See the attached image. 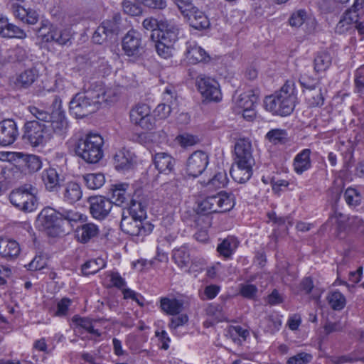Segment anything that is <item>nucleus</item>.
<instances>
[{"label": "nucleus", "mask_w": 364, "mask_h": 364, "mask_svg": "<svg viewBox=\"0 0 364 364\" xmlns=\"http://www.w3.org/2000/svg\"><path fill=\"white\" fill-rule=\"evenodd\" d=\"M115 92L100 84H92L83 92L77 93L70 102V112L76 118H83L96 112L102 102H112Z\"/></svg>", "instance_id": "obj_1"}, {"label": "nucleus", "mask_w": 364, "mask_h": 364, "mask_svg": "<svg viewBox=\"0 0 364 364\" xmlns=\"http://www.w3.org/2000/svg\"><path fill=\"white\" fill-rule=\"evenodd\" d=\"M82 219V215L73 210L61 208L58 211L51 208H43L38 214L36 226L51 237H56L65 232L66 226L72 225Z\"/></svg>", "instance_id": "obj_2"}, {"label": "nucleus", "mask_w": 364, "mask_h": 364, "mask_svg": "<svg viewBox=\"0 0 364 364\" xmlns=\"http://www.w3.org/2000/svg\"><path fill=\"white\" fill-rule=\"evenodd\" d=\"M146 210L139 201L131 200L129 208L123 210L120 222L121 230L131 236H146L154 230V225L146 220Z\"/></svg>", "instance_id": "obj_3"}, {"label": "nucleus", "mask_w": 364, "mask_h": 364, "mask_svg": "<svg viewBox=\"0 0 364 364\" xmlns=\"http://www.w3.org/2000/svg\"><path fill=\"white\" fill-rule=\"evenodd\" d=\"M296 99L294 82L287 81L279 90L266 97L264 103L267 110L274 114L284 117L293 112Z\"/></svg>", "instance_id": "obj_4"}, {"label": "nucleus", "mask_w": 364, "mask_h": 364, "mask_svg": "<svg viewBox=\"0 0 364 364\" xmlns=\"http://www.w3.org/2000/svg\"><path fill=\"white\" fill-rule=\"evenodd\" d=\"M103 138L98 134H88L75 144V154L88 164H96L103 156Z\"/></svg>", "instance_id": "obj_5"}, {"label": "nucleus", "mask_w": 364, "mask_h": 364, "mask_svg": "<svg viewBox=\"0 0 364 364\" xmlns=\"http://www.w3.org/2000/svg\"><path fill=\"white\" fill-rule=\"evenodd\" d=\"M37 193V189L31 184H23L10 193L9 200L19 210L32 212L36 208Z\"/></svg>", "instance_id": "obj_6"}, {"label": "nucleus", "mask_w": 364, "mask_h": 364, "mask_svg": "<svg viewBox=\"0 0 364 364\" xmlns=\"http://www.w3.org/2000/svg\"><path fill=\"white\" fill-rule=\"evenodd\" d=\"M51 137V131L46 124L36 120L28 121L24 124L23 139L31 146H43Z\"/></svg>", "instance_id": "obj_7"}, {"label": "nucleus", "mask_w": 364, "mask_h": 364, "mask_svg": "<svg viewBox=\"0 0 364 364\" xmlns=\"http://www.w3.org/2000/svg\"><path fill=\"white\" fill-rule=\"evenodd\" d=\"M181 14L187 18L191 27L197 30L209 27L210 21L203 12L193 6L191 0H173Z\"/></svg>", "instance_id": "obj_8"}, {"label": "nucleus", "mask_w": 364, "mask_h": 364, "mask_svg": "<svg viewBox=\"0 0 364 364\" xmlns=\"http://www.w3.org/2000/svg\"><path fill=\"white\" fill-rule=\"evenodd\" d=\"M122 50L128 56L139 58L143 55L145 50V43L141 34L134 29L129 31L122 38Z\"/></svg>", "instance_id": "obj_9"}, {"label": "nucleus", "mask_w": 364, "mask_h": 364, "mask_svg": "<svg viewBox=\"0 0 364 364\" xmlns=\"http://www.w3.org/2000/svg\"><path fill=\"white\" fill-rule=\"evenodd\" d=\"M37 34L46 42L54 41L59 45H67L70 41L71 33L70 29H59L48 28V22L42 23V26L36 30Z\"/></svg>", "instance_id": "obj_10"}, {"label": "nucleus", "mask_w": 364, "mask_h": 364, "mask_svg": "<svg viewBox=\"0 0 364 364\" xmlns=\"http://www.w3.org/2000/svg\"><path fill=\"white\" fill-rule=\"evenodd\" d=\"M209 164V156L203 151H196L188 158L186 164V173L193 177L200 176Z\"/></svg>", "instance_id": "obj_11"}, {"label": "nucleus", "mask_w": 364, "mask_h": 364, "mask_svg": "<svg viewBox=\"0 0 364 364\" xmlns=\"http://www.w3.org/2000/svg\"><path fill=\"white\" fill-rule=\"evenodd\" d=\"M196 85L199 92L206 99L215 102L221 99L219 84L214 79L200 75L196 78Z\"/></svg>", "instance_id": "obj_12"}, {"label": "nucleus", "mask_w": 364, "mask_h": 364, "mask_svg": "<svg viewBox=\"0 0 364 364\" xmlns=\"http://www.w3.org/2000/svg\"><path fill=\"white\" fill-rule=\"evenodd\" d=\"M89 203L90 213L97 220H103L107 217L113 206L112 200L102 196L90 197Z\"/></svg>", "instance_id": "obj_13"}, {"label": "nucleus", "mask_w": 364, "mask_h": 364, "mask_svg": "<svg viewBox=\"0 0 364 364\" xmlns=\"http://www.w3.org/2000/svg\"><path fill=\"white\" fill-rule=\"evenodd\" d=\"M179 28L173 21L161 20L159 29H157V40L174 45L178 39Z\"/></svg>", "instance_id": "obj_14"}, {"label": "nucleus", "mask_w": 364, "mask_h": 364, "mask_svg": "<svg viewBox=\"0 0 364 364\" xmlns=\"http://www.w3.org/2000/svg\"><path fill=\"white\" fill-rule=\"evenodd\" d=\"M235 163L255 164L252 156V146L248 139H239L235 144Z\"/></svg>", "instance_id": "obj_15"}, {"label": "nucleus", "mask_w": 364, "mask_h": 364, "mask_svg": "<svg viewBox=\"0 0 364 364\" xmlns=\"http://www.w3.org/2000/svg\"><path fill=\"white\" fill-rule=\"evenodd\" d=\"M18 136L16 122L12 119H4L0 122V145L12 144Z\"/></svg>", "instance_id": "obj_16"}, {"label": "nucleus", "mask_w": 364, "mask_h": 364, "mask_svg": "<svg viewBox=\"0 0 364 364\" xmlns=\"http://www.w3.org/2000/svg\"><path fill=\"white\" fill-rule=\"evenodd\" d=\"M119 26L114 20L105 21L97 27L92 36V41L97 44H102L113 34H117Z\"/></svg>", "instance_id": "obj_17"}, {"label": "nucleus", "mask_w": 364, "mask_h": 364, "mask_svg": "<svg viewBox=\"0 0 364 364\" xmlns=\"http://www.w3.org/2000/svg\"><path fill=\"white\" fill-rule=\"evenodd\" d=\"M215 213H225L230 210L235 205L234 196L225 192H220L209 196Z\"/></svg>", "instance_id": "obj_18"}, {"label": "nucleus", "mask_w": 364, "mask_h": 364, "mask_svg": "<svg viewBox=\"0 0 364 364\" xmlns=\"http://www.w3.org/2000/svg\"><path fill=\"white\" fill-rule=\"evenodd\" d=\"M20 252L19 244L15 240L6 237H0V257L6 260H12L18 256Z\"/></svg>", "instance_id": "obj_19"}, {"label": "nucleus", "mask_w": 364, "mask_h": 364, "mask_svg": "<svg viewBox=\"0 0 364 364\" xmlns=\"http://www.w3.org/2000/svg\"><path fill=\"white\" fill-rule=\"evenodd\" d=\"M154 164L159 173L168 174L174 170L176 159L168 153L160 152L154 156Z\"/></svg>", "instance_id": "obj_20"}, {"label": "nucleus", "mask_w": 364, "mask_h": 364, "mask_svg": "<svg viewBox=\"0 0 364 364\" xmlns=\"http://www.w3.org/2000/svg\"><path fill=\"white\" fill-rule=\"evenodd\" d=\"M11 11L16 18L27 24L33 25L38 21L39 16L35 10L26 9L17 4H11Z\"/></svg>", "instance_id": "obj_21"}, {"label": "nucleus", "mask_w": 364, "mask_h": 364, "mask_svg": "<svg viewBox=\"0 0 364 364\" xmlns=\"http://www.w3.org/2000/svg\"><path fill=\"white\" fill-rule=\"evenodd\" d=\"M62 195L64 201L73 204L81 199L82 191L79 183L70 181L64 186Z\"/></svg>", "instance_id": "obj_22"}, {"label": "nucleus", "mask_w": 364, "mask_h": 364, "mask_svg": "<svg viewBox=\"0 0 364 364\" xmlns=\"http://www.w3.org/2000/svg\"><path fill=\"white\" fill-rule=\"evenodd\" d=\"M230 170V173L233 179L240 183L247 181L252 174V166L255 164H242L235 163Z\"/></svg>", "instance_id": "obj_23"}, {"label": "nucleus", "mask_w": 364, "mask_h": 364, "mask_svg": "<svg viewBox=\"0 0 364 364\" xmlns=\"http://www.w3.org/2000/svg\"><path fill=\"white\" fill-rule=\"evenodd\" d=\"M75 232L77 240L86 243L98 235L99 229L94 223H84L77 227Z\"/></svg>", "instance_id": "obj_24"}, {"label": "nucleus", "mask_w": 364, "mask_h": 364, "mask_svg": "<svg viewBox=\"0 0 364 364\" xmlns=\"http://www.w3.org/2000/svg\"><path fill=\"white\" fill-rule=\"evenodd\" d=\"M186 57L188 62L191 64H196L200 62L205 61L208 56L206 52L195 43H187Z\"/></svg>", "instance_id": "obj_25"}, {"label": "nucleus", "mask_w": 364, "mask_h": 364, "mask_svg": "<svg viewBox=\"0 0 364 364\" xmlns=\"http://www.w3.org/2000/svg\"><path fill=\"white\" fill-rule=\"evenodd\" d=\"M311 153L309 149H305L296 154L293 162L294 169L296 173L301 174L311 168Z\"/></svg>", "instance_id": "obj_26"}, {"label": "nucleus", "mask_w": 364, "mask_h": 364, "mask_svg": "<svg viewBox=\"0 0 364 364\" xmlns=\"http://www.w3.org/2000/svg\"><path fill=\"white\" fill-rule=\"evenodd\" d=\"M133 163V154L129 151L120 150L114 156V164L117 170H128L132 168Z\"/></svg>", "instance_id": "obj_27"}, {"label": "nucleus", "mask_w": 364, "mask_h": 364, "mask_svg": "<svg viewBox=\"0 0 364 364\" xmlns=\"http://www.w3.org/2000/svg\"><path fill=\"white\" fill-rule=\"evenodd\" d=\"M259 97L258 90H251L241 94L236 100V105L241 109L255 107Z\"/></svg>", "instance_id": "obj_28"}, {"label": "nucleus", "mask_w": 364, "mask_h": 364, "mask_svg": "<svg viewBox=\"0 0 364 364\" xmlns=\"http://www.w3.org/2000/svg\"><path fill=\"white\" fill-rule=\"evenodd\" d=\"M239 245L237 239L233 236H228L222 240L217 247L220 255L228 259L235 252Z\"/></svg>", "instance_id": "obj_29"}, {"label": "nucleus", "mask_w": 364, "mask_h": 364, "mask_svg": "<svg viewBox=\"0 0 364 364\" xmlns=\"http://www.w3.org/2000/svg\"><path fill=\"white\" fill-rule=\"evenodd\" d=\"M304 92L306 101L309 107H316L323 105L326 92H323L321 85L317 88L304 90Z\"/></svg>", "instance_id": "obj_30"}, {"label": "nucleus", "mask_w": 364, "mask_h": 364, "mask_svg": "<svg viewBox=\"0 0 364 364\" xmlns=\"http://www.w3.org/2000/svg\"><path fill=\"white\" fill-rule=\"evenodd\" d=\"M38 77L36 68H30L22 72L16 78V85L19 88H28Z\"/></svg>", "instance_id": "obj_31"}, {"label": "nucleus", "mask_w": 364, "mask_h": 364, "mask_svg": "<svg viewBox=\"0 0 364 364\" xmlns=\"http://www.w3.org/2000/svg\"><path fill=\"white\" fill-rule=\"evenodd\" d=\"M183 305V301L176 299L164 297L161 299V308L162 311L169 315L178 314L182 310Z\"/></svg>", "instance_id": "obj_32"}, {"label": "nucleus", "mask_w": 364, "mask_h": 364, "mask_svg": "<svg viewBox=\"0 0 364 364\" xmlns=\"http://www.w3.org/2000/svg\"><path fill=\"white\" fill-rule=\"evenodd\" d=\"M42 179L46 188L49 191H53L59 186V175L55 168H49L43 171Z\"/></svg>", "instance_id": "obj_33"}, {"label": "nucleus", "mask_w": 364, "mask_h": 364, "mask_svg": "<svg viewBox=\"0 0 364 364\" xmlns=\"http://www.w3.org/2000/svg\"><path fill=\"white\" fill-rule=\"evenodd\" d=\"M150 113L151 109L149 105L139 104L131 109L129 114L130 120L133 124L137 125Z\"/></svg>", "instance_id": "obj_34"}, {"label": "nucleus", "mask_w": 364, "mask_h": 364, "mask_svg": "<svg viewBox=\"0 0 364 364\" xmlns=\"http://www.w3.org/2000/svg\"><path fill=\"white\" fill-rule=\"evenodd\" d=\"M265 139L274 145L284 144L288 141V134L285 129H272L269 131Z\"/></svg>", "instance_id": "obj_35"}, {"label": "nucleus", "mask_w": 364, "mask_h": 364, "mask_svg": "<svg viewBox=\"0 0 364 364\" xmlns=\"http://www.w3.org/2000/svg\"><path fill=\"white\" fill-rule=\"evenodd\" d=\"M112 197L114 200L112 201L116 205H122L129 198V195L127 194V188L128 185L126 183L115 184L112 186Z\"/></svg>", "instance_id": "obj_36"}, {"label": "nucleus", "mask_w": 364, "mask_h": 364, "mask_svg": "<svg viewBox=\"0 0 364 364\" xmlns=\"http://www.w3.org/2000/svg\"><path fill=\"white\" fill-rule=\"evenodd\" d=\"M331 61L332 58L328 52L318 53L314 60L315 71L318 73L326 70L330 67Z\"/></svg>", "instance_id": "obj_37"}, {"label": "nucleus", "mask_w": 364, "mask_h": 364, "mask_svg": "<svg viewBox=\"0 0 364 364\" xmlns=\"http://www.w3.org/2000/svg\"><path fill=\"white\" fill-rule=\"evenodd\" d=\"M82 179L87 187L92 190L101 188L105 182V176L101 173L85 174Z\"/></svg>", "instance_id": "obj_38"}, {"label": "nucleus", "mask_w": 364, "mask_h": 364, "mask_svg": "<svg viewBox=\"0 0 364 364\" xmlns=\"http://www.w3.org/2000/svg\"><path fill=\"white\" fill-rule=\"evenodd\" d=\"M172 257L175 263L181 268L188 267L191 262L190 254L185 246L174 250Z\"/></svg>", "instance_id": "obj_39"}, {"label": "nucleus", "mask_w": 364, "mask_h": 364, "mask_svg": "<svg viewBox=\"0 0 364 364\" xmlns=\"http://www.w3.org/2000/svg\"><path fill=\"white\" fill-rule=\"evenodd\" d=\"M105 267L104 260L101 258L92 259L82 265V273L85 276L94 274Z\"/></svg>", "instance_id": "obj_40"}, {"label": "nucleus", "mask_w": 364, "mask_h": 364, "mask_svg": "<svg viewBox=\"0 0 364 364\" xmlns=\"http://www.w3.org/2000/svg\"><path fill=\"white\" fill-rule=\"evenodd\" d=\"M48 125L50 130L52 129L54 132L61 134L66 129L68 122L64 114L53 115L50 122Z\"/></svg>", "instance_id": "obj_41"}, {"label": "nucleus", "mask_w": 364, "mask_h": 364, "mask_svg": "<svg viewBox=\"0 0 364 364\" xmlns=\"http://www.w3.org/2000/svg\"><path fill=\"white\" fill-rule=\"evenodd\" d=\"M26 36L27 35L23 29L7 21L5 31L3 36L4 38H16L19 39H24L26 38Z\"/></svg>", "instance_id": "obj_42"}, {"label": "nucleus", "mask_w": 364, "mask_h": 364, "mask_svg": "<svg viewBox=\"0 0 364 364\" xmlns=\"http://www.w3.org/2000/svg\"><path fill=\"white\" fill-rule=\"evenodd\" d=\"M227 183V174L223 171L215 173L213 177L207 182L206 186L209 188H220L224 187Z\"/></svg>", "instance_id": "obj_43"}, {"label": "nucleus", "mask_w": 364, "mask_h": 364, "mask_svg": "<svg viewBox=\"0 0 364 364\" xmlns=\"http://www.w3.org/2000/svg\"><path fill=\"white\" fill-rule=\"evenodd\" d=\"M328 303L334 310H341L346 304L344 296L339 291L332 292L328 297Z\"/></svg>", "instance_id": "obj_44"}, {"label": "nucleus", "mask_w": 364, "mask_h": 364, "mask_svg": "<svg viewBox=\"0 0 364 364\" xmlns=\"http://www.w3.org/2000/svg\"><path fill=\"white\" fill-rule=\"evenodd\" d=\"M28 109L32 115L36 117L35 120L46 124H48V123L50 122L53 117V114L51 113L34 106L29 107Z\"/></svg>", "instance_id": "obj_45"}, {"label": "nucleus", "mask_w": 364, "mask_h": 364, "mask_svg": "<svg viewBox=\"0 0 364 364\" xmlns=\"http://www.w3.org/2000/svg\"><path fill=\"white\" fill-rule=\"evenodd\" d=\"M155 47L159 55L164 59H167L173 55V45H169L157 40Z\"/></svg>", "instance_id": "obj_46"}, {"label": "nucleus", "mask_w": 364, "mask_h": 364, "mask_svg": "<svg viewBox=\"0 0 364 364\" xmlns=\"http://www.w3.org/2000/svg\"><path fill=\"white\" fill-rule=\"evenodd\" d=\"M123 11L129 16H136L142 13L141 6L130 1H124L122 4Z\"/></svg>", "instance_id": "obj_47"}, {"label": "nucleus", "mask_w": 364, "mask_h": 364, "mask_svg": "<svg viewBox=\"0 0 364 364\" xmlns=\"http://www.w3.org/2000/svg\"><path fill=\"white\" fill-rule=\"evenodd\" d=\"M353 28L352 18L346 14L337 23L335 31L337 33L343 34Z\"/></svg>", "instance_id": "obj_48"}, {"label": "nucleus", "mask_w": 364, "mask_h": 364, "mask_svg": "<svg viewBox=\"0 0 364 364\" xmlns=\"http://www.w3.org/2000/svg\"><path fill=\"white\" fill-rule=\"evenodd\" d=\"M25 166L31 172H36L41 168V161L40 158L36 155H28L26 156Z\"/></svg>", "instance_id": "obj_49"}, {"label": "nucleus", "mask_w": 364, "mask_h": 364, "mask_svg": "<svg viewBox=\"0 0 364 364\" xmlns=\"http://www.w3.org/2000/svg\"><path fill=\"white\" fill-rule=\"evenodd\" d=\"M344 198L349 205H358L360 203V196L357 190L349 188L344 193Z\"/></svg>", "instance_id": "obj_50"}, {"label": "nucleus", "mask_w": 364, "mask_h": 364, "mask_svg": "<svg viewBox=\"0 0 364 364\" xmlns=\"http://www.w3.org/2000/svg\"><path fill=\"white\" fill-rule=\"evenodd\" d=\"M306 18V11L301 9L291 14L289 19V22L292 27H300L304 23Z\"/></svg>", "instance_id": "obj_51"}, {"label": "nucleus", "mask_w": 364, "mask_h": 364, "mask_svg": "<svg viewBox=\"0 0 364 364\" xmlns=\"http://www.w3.org/2000/svg\"><path fill=\"white\" fill-rule=\"evenodd\" d=\"M299 82L304 90L317 88L321 85L318 78H310L307 75H301Z\"/></svg>", "instance_id": "obj_52"}, {"label": "nucleus", "mask_w": 364, "mask_h": 364, "mask_svg": "<svg viewBox=\"0 0 364 364\" xmlns=\"http://www.w3.org/2000/svg\"><path fill=\"white\" fill-rule=\"evenodd\" d=\"M257 287L254 284L240 285V293L245 298L254 299L257 295Z\"/></svg>", "instance_id": "obj_53"}, {"label": "nucleus", "mask_w": 364, "mask_h": 364, "mask_svg": "<svg viewBox=\"0 0 364 364\" xmlns=\"http://www.w3.org/2000/svg\"><path fill=\"white\" fill-rule=\"evenodd\" d=\"M284 296L276 289H273L265 299V302L269 306H275L282 304L284 302Z\"/></svg>", "instance_id": "obj_54"}, {"label": "nucleus", "mask_w": 364, "mask_h": 364, "mask_svg": "<svg viewBox=\"0 0 364 364\" xmlns=\"http://www.w3.org/2000/svg\"><path fill=\"white\" fill-rule=\"evenodd\" d=\"M198 213L203 215L215 213L210 196L206 197L198 203Z\"/></svg>", "instance_id": "obj_55"}, {"label": "nucleus", "mask_w": 364, "mask_h": 364, "mask_svg": "<svg viewBox=\"0 0 364 364\" xmlns=\"http://www.w3.org/2000/svg\"><path fill=\"white\" fill-rule=\"evenodd\" d=\"M205 311L208 316L214 317L218 321H221L223 318L222 307L219 304H211L208 305Z\"/></svg>", "instance_id": "obj_56"}, {"label": "nucleus", "mask_w": 364, "mask_h": 364, "mask_svg": "<svg viewBox=\"0 0 364 364\" xmlns=\"http://www.w3.org/2000/svg\"><path fill=\"white\" fill-rule=\"evenodd\" d=\"M142 26L146 30L154 32L151 35V38H154L155 34H157V29H159V21L154 18H147L143 21Z\"/></svg>", "instance_id": "obj_57"}, {"label": "nucleus", "mask_w": 364, "mask_h": 364, "mask_svg": "<svg viewBox=\"0 0 364 364\" xmlns=\"http://www.w3.org/2000/svg\"><path fill=\"white\" fill-rule=\"evenodd\" d=\"M311 359V355L305 353H301L289 358L287 360V364H306L310 362Z\"/></svg>", "instance_id": "obj_58"}, {"label": "nucleus", "mask_w": 364, "mask_h": 364, "mask_svg": "<svg viewBox=\"0 0 364 364\" xmlns=\"http://www.w3.org/2000/svg\"><path fill=\"white\" fill-rule=\"evenodd\" d=\"M343 328L344 326L341 321L332 322L327 321L323 326L326 334L342 331Z\"/></svg>", "instance_id": "obj_59"}, {"label": "nucleus", "mask_w": 364, "mask_h": 364, "mask_svg": "<svg viewBox=\"0 0 364 364\" xmlns=\"http://www.w3.org/2000/svg\"><path fill=\"white\" fill-rule=\"evenodd\" d=\"M171 112V105L166 103L159 104L154 109V114L159 119L167 118Z\"/></svg>", "instance_id": "obj_60"}, {"label": "nucleus", "mask_w": 364, "mask_h": 364, "mask_svg": "<svg viewBox=\"0 0 364 364\" xmlns=\"http://www.w3.org/2000/svg\"><path fill=\"white\" fill-rule=\"evenodd\" d=\"M137 125L144 129L151 130L156 127V119L155 117L150 113Z\"/></svg>", "instance_id": "obj_61"}, {"label": "nucleus", "mask_w": 364, "mask_h": 364, "mask_svg": "<svg viewBox=\"0 0 364 364\" xmlns=\"http://www.w3.org/2000/svg\"><path fill=\"white\" fill-rule=\"evenodd\" d=\"M176 140L182 146H192L197 142V138L188 134L178 136Z\"/></svg>", "instance_id": "obj_62"}, {"label": "nucleus", "mask_w": 364, "mask_h": 364, "mask_svg": "<svg viewBox=\"0 0 364 364\" xmlns=\"http://www.w3.org/2000/svg\"><path fill=\"white\" fill-rule=\"evenodd\" d=\"M178 316L171 318L169 323V327L172 329H176L181 326H183L188 321V317L186 314H177Z\"/></svg>", "instance_id": "obj_63"}, {"label": "nucleus", "mask_w": 364, "mask_h": 364, "mask_svg": "<svg viewBox=\"0 0 364 364\" xmlns=\"http://www.w3.org/2000/svg\"><path fill=\"white\" fill-rule=\"evenodd\" d=\"M70 304V299H68L67 298H64V299H61L58 303L57 311L55 312V315L59 316H65L68 312Z\"/></svg>", "instance_id": "obj_64"}]
</instances>
